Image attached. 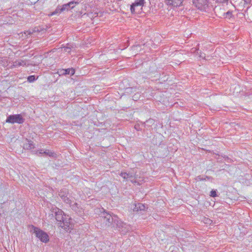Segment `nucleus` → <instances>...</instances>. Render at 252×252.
<instances>
[{"mask_svg": "<svg viewBox=\"0 0 252 252\" xmlns=\"http://www.w3.org/2000/svg\"><path fill=\"white\" fill-rule=\"evenodd\" d=\"M102 210L103 211L100 214L101 221L105 222L106 225L113 227L116 226L119 229V231L123 234L131 230V227L130 225L122 221L116 215L113 214H110L103 208H102Z\"/></svg>", "mask_w": 252, "mask_h": 252, "instance_id": "f257e3e1", "label": "nucleus"}, {"mask_svg": "<svg viewBox=\"0 0 252 252\" xmlns=\"http://www.w3.org/2000/svg\"><path fill=\"white\" fill-rule=\"evenodd\" d=\"M54 210L53 212L55 214L56 220L60 222V226L65 230L67 229L69 226L70 218L68 216L64 215L61 209L56 208Z\"/></svg>", "mask_w": 252, "mask_h": 252, "instance_id": "f03ea898", "label": "nucleus"}, {"mask_svg": "<svg viewBox=\"0 0 252 252\" xmlns=\"http://www.w3.org/2000/svg\"><path fill=\"white\" fill-rule=\"evenodd\" d=\"M145 3V0H135L130 6V10L132 14L140 13Z\"/></svg>", "mask_w": 252, "mask_h": 252, "instance_id": "7ed1b4c3", "label": "nucleus"}, {"mask_svg": "<svg viewBox=\"0 0 252 252\" xmlns=\"http://www.w3.org/2000/svg\"><path fill=\"white\" fill-rule=\"evenodd\" d=\"M33 228V233H35L36 237L40 239V240L44 243H47L49 241V236L48 234L41 229L32 226Z\"/></svg>", "mask_w": 252, "mask_h": 252, "instance_id": "20e7f679", "label": "nucleus"}, {"mask_svg": "<svg viewBox=\"0 0 252 252\" xmlns=\"http://www.w3.org/2000/svg\"><path fill=\"white\" fill-rule=\"evenodd\" d=\"M25 119L21 114L10 115L7 117L6 122L11 124H23Z\"/></svg>", "mask_w": 252, "mask_h": 252, "instance_id": "39448f33", "label": "nucleus"}, {"mask_svg": "<svg viewBox=\"0 0 252 252\" xmlns=\"http://www.w3.org/2000/svg\"><path fill=\"white\" fill-rule=\"evenodd\" d=\"M59 196L62 199L63 201L68 204H70L71 200L70 199V195L68 190L66 189H63L59 192Z\"/></svg>", "mask_w": 252, "mask_h": 252, "instance_id": "423d86ee", "label": "nucleus"}, {"mask_svg": "<svg viewBox=\"0 0 252 252\" xmlns=\"http://www.w3.org/2000/svg\"><path fill=\"white\" fill-rule=\"evenodd\" d=\"M195 6L202 11H205L208 6V0H193Z\"/></svg>", "mask_w": 252, "mask_h": 252, "instance_id": "0eeeda50", "label": "nucleus"}, {"mask_svg": "<svg viewBox=\"0 0 252 252\" xmlns=\"http://www.w3.org/2000/svg\"><path fill=\"white\" fill-rule=\"evenodd\" d=\"M185 0H165V3L168 5H171L174 7L182 5L183 2Z\"/></svg>", "mask_w": 252, "mask_h": 252, "instance_id": "6e6552de", "label": "nucleus"}, {"mask_svg": "<svg viewBox=\"0 0 252 252\" xmlns=\"http://www.w3.org/2000/svg\"><path fill=\"white\" fill-rule=\"evenodd\" d=\"M71 209L79 215H82L83 213V209L77 203H74L70 205Z\"/></svg>", "mask_w": 252, "mask_h": 252, "instance_id": "1a4fd4ad", "label": "nucleus"}, {"mask_svg": "<svg viewBox=\"0 0 252 252\" xmlns=\"http://www.w3.org/2000/svg\"><path fill=\"white\" fill-rule=\"evenodd\" d=\"M75 69L73 68L63 69L60 71V73L61 75H73L75 73Z\"/></svg>", "mask_w": 252, "mask_h": 252, "instance_id": "9d476101", "label": "nucleus"}, {"mask_svg": "<svg viewBox=\"0 0 252 252\" xmlns=\"http://www.w3.org/2000/svg\"><path fill=\"white\" fill-rule=\"evenodd\" d=\"M62 48L63 49L62 50L64 52H67L68 53H70L71 51L75 49V46L72 43H67L66 44V46H64L63 45H62Z\"/></svg>", "mask_w": 252, "mask_h": 252, "instance_id": "9b49d317", "label": "nucleus"}, {"mask_svg": "<svg viewBox=\"0 0 252 252\" xmlns=\"http://www.w3.org/2000/svg\"><path fill=\"white\" fill-rule=\"evenodd\" d=\"M120 175L125 179L128 180L132 178H135V174L133 172H121Z\"/></svg>", "mask_w": 252, "mask_h": 252, "instance_id": "f8f14e48", "label": "nucleus"}, {"mask_svg": "<svg viewBox=\"0 0 252 252\" xmlns=\"http://www.w3.org/2000/svg\"><path fill=\"white\" fill-rule=\"evenodd\" d=\"M27 65V61L23 60H18L13 63V66L17 67L20 66H25Z\"/></svg>", "mask_w": 252, "mask_h": 252, "instance_id": "ddd939ff", "label": "nucleus"}, {"mask_svg": "<svg viewBox=\"0 0 252 252\" xmlns=\"http://www.w3.org/2000/svg\"><path fill=\"white\" fill-rule=\"evenodd\" d=\"M146 208L147 207L145 205L141 203H138L135 204V207L133 208V211L138 212L139 211H144Z\"/></svg>", "mask_w": 252, "mask_h": 252, "instance_id": "4468645a", "label": "nucleus"}, {"mask_svg": "<svg viewBox=\"0 0 252 252\" xmlns=\"http://www.w3.org/2000/svg\"><path fill=\"white\" fill-rule=\"evenodd\" d=\"M63 10L62 7L61 5H58L57 6V7L56 8V10L52 12H51L50 13L48 14V16H53L54 15H56V14H59L60 13H61L62 12H63Z\"/></svg>", "mask_w": 252, "mask_h": 252, "instance_id": "2eb2a0df", "label": "nucleus"}, {"mask_svg": "<svg viewBox=\"0 0 252 252\" xmlns=\"http://www.w3.org/2000/svg\"><path fill=\"white\" fill-rule=\"evenodd\" d=\"M44 155L48 156L50 157L56 158L57 157V155L55 153L50 151L49 150H45L43 152Z\"/></svg>", "mask_w": 252, "mask_h": 252, "instance_id": "dca6fc26", "label": "nucleus"}, {"mask_svg": "<svg viewBox=\"0 0 252 252\" xmlns=\"http://www.w3.org/2000/svg\"><path fill=\"white\" fill-rule=\"evenodd\" d=\"M24 148L27 149H31L33 148L32 142V141H28V143L24 144Z\"/></svg>", "mask_w": 252, "mask_h": 252, "instance_id": "f3484780", "label": "nucleus"}, {"mask_svg": "<svg viewBox=\"0 0 252 252\" xmlns=\"http://www.w3.org/2000/svg\"><path fill=\"white\" fill-rule=\"evenodd\" d=\"M192 50H193L192 51L193 52H196L197 54L199 55L200 58H202L203 59H205V54L204 53H202L201 51H200L199 52H198L199 51V49H198L194 48V49H193V48H192Z\"/></svg>", "mask_w": 252, "mask_h": 252, "instance_id": "a211bd4d", "label": "nucleus"}, {"mask_svg": "<svg viewBox=\"0 0 252 252\" xmlns=\"http://www.w3.org/2000/svg\"><path fill=\"white\" fill-rule=\"evenodd\" d=\"M40 32V30L38 28H35L34 30H32V32H31L30 31H27L26 32H25V33L27 35H30V34H32L33 32Z\"/></svg>", "mask_w": 252, "mask_h": 252, "instance_id": "6ab92c4d", "label": "nucleus"}, {"mask_svg": "<svg viewBox=\"0 0 252 252\" xmlns=\"http://www.w3.org/2000/svg\"><path fill=\"white\" fill-rule=\"evenodd\" d=\"M69 5H70V4H68V3H67L66 4H64L61 6L63 10V11H65V10H68L70 9H71Z\"/></svg>", "mask_w": 252, "mask_h": 252, "instance_id": "aec40b11", "label": "nucleus"}, {"mask_svg": "<svg viewBox=\"0 0 252 252\" xmlns=\"http://www.w3.org/2000/svg\"><path fill=\"white\" fill-rule=\"evenodd\" d=\"M35 76L34 75H30L28 76L27 80L30 82H32L35 80Z\"/></svg>", "mask_w": 252, "mask_h": 252, "instance_id": "412c9836", "label": "nucleus"}, {"mask_svg": "<svg viewBox=\"0 0 252 252\" xmlns=\"http://www.w3.org/2000/svg\"><path fill=\"white\" fill-rule=\"evenodd\" d=\"M210 196L212 197H215L217 196V190L212 189L210 192Z\"/></svg>", "mask_w": 252, "mask_h": 252, "instance_id": "4be33fe9", "label": "nucleus"}, {"mask_svg": "<svg viewBox=\"0 0 252 252\" xmlns=\"http://www.w3.org/2000/svg\"><path fill=\"white\" fill-rule=\"evenodd\" d=\"M68 4H70V7L71 9H72L74 7V4H78V2L75 1H71L68 2Z\"/></svg>", "mask_w": 252, "mask_h": 252, "instance_id": "5701e85b", "label": "nucleus"}, {"mask_svg": "<svg viewBox=\"0 0 252 252\" xmlns=\"http://www.w3.org/2000/svg\"><path fill=\"white\" fill-rule=\"evenodd\" d=\"M154 124V120L153 119H149V120L146 121L145 123V126H148L149 124L152 125Z\"/></svg>", "mask_w": 252, "mask_h": 252, "instance_id": "b1692460", "label": "nucleus"}, {"mask_svg": "<svg viewBox=\"0 0 252 252\" xmlns=\"http://www.w3.org/2000/svg\"><path fill=\"white\" fill-rule=\"evenodd\" d=\"M197 178H198V179L200 180V181H204V180H205L206 179H210L211 178V177H209V176H206L205 178H202L200 176H199L197 177Z\"/></svg>", "mask_w": 252, "mask_h": 252, "instance_id": "393cba45", "label": "nucleus"}, {"mask_svg": "<svg viewBox=\"0 0 252 252\" xmlns=\"http://www.w3.org/2000/svg\"><path fill=\"white\" fill-rule=\"evenodd\" d=\"M36 154L38 156H41L42 154H43V152H42V150H40L37 151L36 152Z\"/></svg>", "mask_w": 252, "mask_h": 252, "instance_id": "a878e982", "label": "nucleus"}, {"mask_svg": "<svg viewBox=\"0 0 252 252\" xmlns=\"http://www.w3.org/2000/svg\"><path fill=\"white\" fill-rule=\"evenodd\" d=\"M225 14H226V17H231V16H232V12L230 11H228L226 13H225Z\"/></svg>", "mask_w": 252, "mask_h": 252, "instance_id": "bb28decb", "label": "nucleus"}, {"mask_svg": "<svg viewBox=\"0 0 252 252\" xmlns=\"http://www.w3.org/2000/svg\"><path fill=\"white\" fill-rule=\"evenodd\" d=\"M228 0H216V2L218 3H226L227 2Z\"/></svg>", "mask_w": 252, "mask_h": 252, "instance_id": "cd10ccee", "label": "nucleus"}, {"mask_svg": "<svg viewBox=\"0 0 252 252\" xmlns=\"http://www.w3.org/2000/svg\"><path fill=\"white\" fill-rule=\"evenodd\" d=\"M244 1L245 4L249 5L251 3L252 0H243Z\"/></svg>", "mask_w": 252, "mask_h": 252, "instance_id": "c85d7f7f", "label": "nucleus"}, {"mask_svg": "<svg viewBox=\"0 0 252 252\" xmlns=\"http://www.w3.org/2000/svg\"><path fill=\"white\" fill-rule=\"evenodd\" d=\"M134 128L135 129H136L137 130H138V131H139V130H141V128H140V126L138 124L135 125Z\"/></svg>", "mask_w": 252, "mask_h": 252, "instance_id": "c756f323", "label": "nucleus"}, {"mask_svg": "<svg viewBox=\"0 0 252 252\" xmlns=\"http://www.w3.org/2000/svg\"><path fill=\"white\" fill-rule=\"evenodd\" d=\"M131 182L132 183H136L135 181L131 180Z\"/></svg>", "mask_w": 252, "mask_h": 252, "instance_id": "7c9ffc66", "label": "nucleus"}]
</instances>
